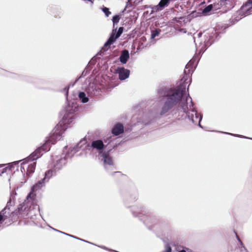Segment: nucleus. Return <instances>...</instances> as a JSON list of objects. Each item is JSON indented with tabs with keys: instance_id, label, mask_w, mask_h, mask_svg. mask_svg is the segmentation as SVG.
Here are the masks:
<instances>
[{
	"instance_id": "obj_1",
	"label": "nucleus",
	"mask_w": 252,
	"mask_h": 252,
	"mask_svg": "<svg viewBox=\"0 0 252 252\" xmlns=\"http://www.w3.org/2000/svg\"><path fill=\"white\" fill-rule=\"evenodd\" d=\"M176 105H178L183 111H187L188 109L191 108V98L189 94H187L185 88L179 87L177 89H171L167 92L164 104L160 111V115H166Z\"/></svg>"
},
{
	"instance_id": "obj_2",
	"label": "nucleus",
	"mask_w": 252,
	"mask_h": 252,
	"mask_svg": "<svg viewBox=\"0 0 252 252\" xmlns=\"http://www.w3.org/2000/svg\"><path fill=\"white\" fill-rule=\"evenodd\" d=\"M53 175V171L48 170L45 174V178L43 180L39 181L36 184L34 185L32 188V191L29 194L27 199L24 203V206H28V204L32 202L35 196L34 192L40 189L44 185V181H47Z\"/></svg>"
},
{
	"instance_id": "obj_3",
	"label": "nucleus",
	"mask_w": 252,
	"mask_h": 252,
	"mask_svg": "<svg viewBox=\"0 0 252 252\" xmlns=\"http://www.w3.org/2000/svg\"><path fill=\"white\" fill-rule=\"evenodd\" d=\"M188 116V118L194 124L198 123L199 126L201 127L200 125V122L202 119V116L198 114L196 111L194 110L192 103V107L190 109H188L187 111H183Z\"/></svg>"
},
{
	"instance_id": "obj_4",
	"label": "nucleus",
	"mask_w": 252,
	"mask_h": 252,
	"mask_svg": "<svg viewBox=\"0 0 252 252\" xmlns=\"http://www.w3.org/2000/svg\"><path fill=\"white\" fill-rule=\"evenodd\" d=\"M101 160L103 161L105 168H113V162L111 158L107 153H100Z\"/></svg>"
},
{
	"instance_id": "obj_5",
	"label": "nucleus",
	"mask_w": 252,
	"mask_h": 252,
	"mask_svg": "<svg viewBox=\"0 0 252 252\" xmlns=\"http://www.w3.org/2000/svg\"><path fill=\"white\" fill-rule=\"evenodd\" d=\"M116 73L119 74V78L124 80L129 77L130 71L124 67H119L116 70Z\"/></svg>"
},
{
	"instance_id": "obj_6",
	"label": "nucleus",
	"mask_w": 252,
	"mask_h": 252,
	"mask_svg": "<svg viewBox=\"0 0 252 252\" xmlns=\"http://www.w3.org/2000/svg\"><path fill=\"white\" fill-rule=\"evenodd\" d=\"M87 147H89V145L86 144V141L81 140L76 147L71 150V153L73 152V153L70 154V157H72L75 153L79 152L80 150H84L86 149ZM68 156L70 157L69 154Z\"/></svg>"
},
{
	"instance_id": "obj_7",
	"label": "nucleus",
	"mask_w": 252,
	"mask_h": 252,
	"mask_svg": "<svg viewBox=\"0 0 252 252\" xmlns=\"http://www.w3.org/2000/svg\"><path fill=\"white\" fill-rule=\"evenodd\" d=\"M59 126L56 128L57 129L54 132V133L51 135L47 139L48 142H50L51 144H54L57 140H60L62 138V135L60 131H57L59 129Z\"/></svg>"
},
{
	"instance_id": "obj_8",
	"label": "nucleus",
	"mask_w": 252,
	"mask_h": 252,
	"mask_svg": "<svg viewBox=\"0 0 252 252\" xmlns=\"http://www.w3.org/2000/svg\"><path fill=\"white\" fill-rule=\"evenodd\" d=\"M41 148H39L37 149L33 153H32L30 156L28 158V159H26L25 161L22 163V165L24 166L26 164V161L28 160H34L38 158L42 155Z\"/></svg>"
},
{
	"instance_id": "obj_9",
	"label": "nucleus",
	"mask_w": 252,
	"mask_h": 252,
	"mask_svg": "<svg viewBox=\"0 0 252 252\" xmlns=\"http://www.w3.org/2000/svg\"><path fill=\"white\" fill-rule=\"evenodd\" d=\"M124 131L123 126L122 124H116L112 129V133L115 135H118L122 133Z\"/></svg>"
},
{
	"instance_id": "obj_10",
	"label": "nucleus",
	"mask_w": 252,
	"mask_h": 252,
	"mask_svg": "<svg viewBox=\"0 0 252 252\" xmlns=\"http://www.w3.org/2000/svg\"><path fill=\"white\" fill-rule=\"evenodd\" d=\"M92 146L97 150H101L104 147V144L102 141L100 140H96L93 141L92 143Z\"/></svg>"
},
{
	"instance_id": "obj_11",
	"label": "nucleus",
	"mask_w": 252,
	"mask_h": 252,
	"mask_svg": "<svg viewBox=\"0 0 252 252\" xmlns=\"http://www.w3.org/2000/svg\"><path fill=\"white\" fill-rule=\"evenodd\" d=\"M116 29L113 30V33L110 37L109 38L108 40L105 43V46H109L111 45L112 43H113L116 39H117L119 37H117V35L116 34Z\"/></svg>"
},
{
	"instance_id": "obj_12",
	"label": "nucleus",
	"mask_w": 252,
	"mask_h": 252,
	"mask_svg": "<svg viewBox=\"0 0 252 252\" xmlns=\"http://www.w3.org/2000/svg\"><path fill=\"white\" fill-rule=\"evenodd\" d=\"M129 58V53L127 50H124L122 52L120 57V62L123 63H126Z\"/></svg>"
},
{
	"instance_id": "obj_13",
	"label": "nucleus",
	"mask_w": 252,
	"mask_h": 252,
	"mask_svg": "<svg viewBox=\"0 0 252 252\" xmlns=\"http://www.w3.org/2000/svg\"><path fill=\"white\" fill-rule=\"evenodd\" d=\"M169 0H160L158 4L155 6V9L157 11L161 10L165 6L167 5Z\"/></svg>"
},
{
	"instance_id": "obj_14",
	"label": "nucleus",
	"mask_w": 252,
	"mask_h": 252,
	"mask_svg": "<svg viewBox=\"0 0 252 252\" xmlns=\"http://www.w3.org/2000/svg\"><path fill=\"white\" fill-rule=\"evenodd\" d=\"M251 8H252V0H248V1L244 5L242 6V10H247L248 12H247L245 14H249V11L251 10Z\"/></svg>"
},
{
	"instance_id": "obj_15",
	"label": "nucleus",
	"mask_w": 252,
	"mask_h": 252,
	"mask_svg": "<svg viewBox=\"0 0 252 252\" xmlns=\"http://www.w3.org/2000/svg\"><path fill=\"white\" fill-rule=\"evenodd\" d=\"M78 96L83 103H86L89 101L88 97L86 96V94L84 92H80Z\"/></svg>"
},
{
	"instance_id": "obj_16",
	"label": "nucleus",
	"mask_w": 252,
	"mask_h": 252,
	"mask_svg": "<svg viewBox=\"0 0 252 252\" xmlns=\"http://www.w3.org/2000/svg\"><path fill=\"white\" fill-rule=\"evenodd\" d=\"M51 144L48 142V141L47 140L43 146L40 148H41L42 151L47 152L50 150Z\"/></svg>"
},
{
	"instance_id": "obj_17",
	"label": "nucleus",
	"mask_w": 252,
	"mask_h": 252,
	"mask_svg": "<svg viewBox=\"0 0 252 252\" xmlns=\"http://www.w3.org/2000/svg\"><path fill=\"white\" fill-rule=\"evenodd\" d=\"M35 162H32L30 164L27 169V172L31 173L34 172L35 167Z\"/></svg>"
},
{
	"instance_id": "obj_18",
	"label": "nucleus",
	"mask_w": 252,
	"mask_h": 252,
	"mask_svg": "<svg viewBox=\"0 0 252 252\" xmlns=\"http://www.w3.org/2000/svg\"><path fill=\"white\" fill-rule=\"evenodd\" d=\"M65 163V159H61L59 162H58L55 165V168L56 169H60L62 167V165H64Z\"/></svg>"
},
{
	"instance_id": "obj_19",
	"label": "nucleus",
	"mask_w": 252,
	"mask_h": 252,
	"mask_svg": "<svg viewBox=\"0 0 252 252\" xmlns=\"http://www.w3.org/2000/svg\"><path fill=\"white\" fill-rule=\"evenodd\" d=\"M160 30H156L152 32L151 38H154L155 37L158 36L160 33Z\"/></svg>"
},
{
	"instance_id": "obj_20",
	"label": "nucleus",
	"mask_w": 252,
	"mask_h": 252,
	"mask_svg": "<svg viewBox=\"0 0 252 252\" xmlns=\"http://www.w3.org/2000/svg\"><path fill=\"white\" fill-rule=\"evenodd\" d=\"M212 8L213 6L212 4L209 5L203 9V12L205 13H208L212 9Z\"/></svg>"
},
{
	"instance_id": "obj_21",
	"label": "nucleus",
	"mask_w": 252,
	"mask_h": 252,
	"mask_svg": "<svg viewBox=\"0 0 252 252\" xmlns=\"http://www.w3.org/2000/svg\"><path fill=\"white\" fill-rule=\"evenodd\" d=\"M119 20H120V17L119 15H115V16L113 17V22L114 26H115V24H117L119 22Z\"/></svg>"
},
{
	"instance_id": "obj_22",
	"label": "nucleus",
	"mask_w": 252,
	"mask_h": 252,
	"mask_svg": "<svg viewBox=\"0 0 252 252\" xmlns=\"http://www.w3.org/2000/svg\"><path fill=\"white\" fill-rule=\"evenodd\" d=\"M102 10L106 17H108L111 14V12L109 11V9L107 7L103 8Z\"/></svg>"
},
{
	"instance_id": "obj_23",
	"label": "nucleus",
	"mask_w": 252,
	"mask_h": 252,
	"mask_svg": "<svg viewBox=\"0 0 252 252\" xmlns=\"http://www.w3.org/2000/svg\"><path fill=\"white\" fill-rule=\"evenodd\" d=\"M237 237L238 238V240L240 242L241 245L242 246V248L241 249V252H248L247 249L243 246V244H242V242L240 241V240L239 239V237L237 236Z\"/></svg>"
},
{
	"instance_id": "obj_24",
	"label": "nucleus",
	"mask_w": 252,
	"mask_h": 252,
	"mask_svg": "<svg viewBox=\"0 0 252 252\" xmlns=\"http://www.w3.org/2000/svg\"><path fill=\"white\" fill-rule=\"evenodd\" d=\"M63 121H64V124H69L71 123L72 122V117H70L68 120L67 117H65V118H64Z\"/></svg>"
},
{
	"instance_id": "obj_25",
	"label": "nucleus",
	"mask_w": 252,
	"mask_h": 252,
	"mask_svg": "<svg viewBox=\"0 0 252 252\" xmlns=\"http://www.w3.org/2000/svg\"><path fill=\"white\" fill-rule=\"evenodd\" d=\"M123 32V27H120L119 28L118 32H116V34L117 35V37H119L121 34Z\"/></svg>"
},
{
	"instance_id": "obj_26",
	"label": "nucleus",
	"mask_w": 252,
	"mask_h": 252,
	"mask_svg": "<svg viewBox=\"0 0 252 252\" xmlns=\"http://www.w3.org/2000/svg\"><path fill=\"white\" fill-rule=\"evenodd\" d=\"M171 247L169 245H166L165 246V251L163 252H171Z\"/></svg>"
},
{
	"instance_id": "obj_27",
	"label": "nucleus",
	"mask_w": 252,
	"mask_h": 252,
	"mask_svg": "<svg viewBox=\"0 0 252 252\" xmlns=\"http://www.w3.org/2000/svg\"><path fill=\"white\" fill-rule=\"evenodd\" d=\"M226 134H230V135H234V136H238V137H244V138H246V137L245 136H243L242 135H235V134H232L231 133H226Z\"/></svg>"
},
{
	"instance_id": "obj_28",
	"label": "nucleus",
	"mask_w": 252,
	"mask_h": 252,
	"mask_svg": "<svg viewBox=\"0 0 252 252\" xmlns=\"http://www.w3.org/2000/svg\"><path fill=\"white\" fill-rule=\"evenodd\" d=\"M66 111L67 112H68L69 114H71L73 113V111H72L71 110H70L69 107L67 108Z\"/></svg>"
},
{
	"instance_id": "obj_29",
	"label": "nucleus",
	"mask_w": 252,
	"mask_h": 252,
	"mask_svg": "<svg viewBox=\"0 0 252 252\" xmlns=\"http://www.w3.org/2000/svg\"><path fill=\"white\" fill-rule=\"evenodd\" d=\"M63 233V234H65V235H68V236H70V237H73V236H72V235H69V234H67L65 233Z\"/></svg>"
},
{
	"instance_id": "obj_30",
	"label": "nucleus",
	"mask_w": 252,
	"mask_h": 252,
	"mask_svg": "<svg viewBox=\"0 0 252 252\" xmlns=\"http://www.w3.org/2000/svg\"><path fill=\"white\" fill-rule=\"evenodd\" d=\"M186 252V251H184V250H182V251H180V252Z\"/></svg>"
},
{
	"instance_id": "obj_31",
	"label": "nucleus",
	"mask_w": 252,
	"mask_h": 252,
	"mask_svg": "<svg viewBox=\"0 0 252 252\" xmlns=\"http://www.w3.org/2000/svg\"><path fill=\"white\" fill-rule=\"evenodd\" d=\"M101 248H103V249H106V248H105L104 247H101Z\"/></svg>"
},
{
	"instance_id": "obj_32",
	"label": "nucleus",
	"mask_w": 252,
	"mask_h": 252,
	"mask_svg": "<svg viewBox=\"0 0 252 252\" xmlns=\"http://www.w3.org/2000/svg\"><path fill=\"white\" fill-rule=\"evenodd\" d=\"M58 232H60V233H63V232H62V231H60V230H58Z\"/></svg>"
},
{
	"instance_id": "obj_33",
	"label": "nucleus",
	"mask_w": 252,
	"mask_h": 252,
	"mask_svg": "<svg viewBox=\"0 0 252 252\" xmlns=\"http://www.w3.org/2000/svg\"><path fill=\"white\" fill-rule=\"evenodd\" d=\"M58 232H60V233H63V232H62V231H60V230H58Z\"/></svg>"
},
{
	"instance_id": "obj_34",
	"label": "nucleus",
	"mask_w": 252,
	"mask_h": 252,
	"mask_svg": "<svg viewBox=\"0 0 252 252\" xmlns=\"http://www.w3.org/2000/svg\"><path fill=\"white\" fill-rule=\"evenodd\" d=\"M58 232H60V233H63V232H62V231H60V230H58Z\"/></svg>"
},
{
	"instance_id": "obj_35",
	"label": "nucleus",
	"mask_w": 252,
	"mask_h": 252,
	"mask_svg": "<svg viewBox=\"0 0 252 252\" xmlns=\"http://www.w3.org/2000/svg\"><path fill=\"white\" fill-rule=\"evenodd\" d=\"M58 232H60V233H63V232H62V231H60V230H58Z\"/></svg>"
},
{
	"instance_id": "obj_36",
	"label": "nucleus",
	"mask_w": 252,
	"mask_h": 252,
	"mask_svg": "<svg viewBox=\"0 0 252 252\" xmlns=\"http://www.w3.org/2000/svg\"><path fill=\"white\" fill-rule=\"evenodd\" d=\"M31 211H32V210H31V209H30V213H31Z\"/></svg>"
}]
</instances>
